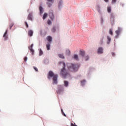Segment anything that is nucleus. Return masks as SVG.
<instances>
[{"label":"nucleus","instance_id":"f257e3e1","mask_svg":"<svg viewBox=\"0 0 126 126\" xmlns=\"http://www.w3.org/2000/svg\"><path fill=\"white\" fill-rule=\"evenodd\" d=\"M68 69L70 70V71H76L79 67V65L77 64H72L71 63H67Z\"/></svg>","mask_w":126,"mask_h":126},{"label":"nucleus","instance_id":"f03ea898","mask_svg":"<svg viewBox=\"0 0 126 126\" xmlns=\"http://www.w3.org/2000/svg\"><path fill=\"white\" fill-rule=\"evenodd\" d=\"M48 79H51V77H53V82L55 84H57L58 83L57 80H58V75L54 74V72L52 71H49L48 72Z\"/></svg>","mask_w":126,"mask_h":126},{"label":"nucleus","instance_id":"7ed1b4c3","mask_svg":"<svg viewBox=\"0 0 126 126\" xmlns=\"http://www.w3.org/2000/svg\"><path fill=\"white\" fill-rule=\"evenodd\" d=\"M60 64L63 65V68L61 69V74L63 76L64 78L67 76L69 74L68 72H66L65 70V63L64 62H60Z\"/></svg>","mask_w":126,"mask_h":126},{"label":"nucleus","instance_id":"20e7f679","mask_svg":"<svg viewBox=\"0 0 126 126\" xmlns=\"http://www.w3.org/2000/svg\"><path fill=\"white\" fill-rule=\"evenodd\" d=\"M54 0H47V2L46 3L47 6L48 7H51L52 5L54 3Z\"/></svg>","mask_w":126,"mask_h":126},{"label":"nucleus","instance_id":"39448f33","mask_svg":"<svg viewBox=\"0 0 126 126\" xmlns=\"http://www.w3.org/2000/svg\"><path fill=\"white\" fill-rule=\"evenodd\" d=\"M122 32V29L120 28H118V30L115 31V33H116V35L115 36L116 38H118L119 37V35H120V33Z\"/></svg>","mask_w":126,"mask_h":126},{"label":"nucleus","instance_id":"423d86ee","mask_svg":"<svg viewBox=\"0 0 126 126\" xmlns=\"http://www.w3.org/2000/svg\"><path fill=\"white\" fill-rule=\"evenodd\" d=\"M63 88L62 87L60 86L59 88L58 91H57V93L58 94H61V92H63Z\"/></svg>","mask_w":126,"mask_h":126},{"label":"nucleus","instance_id":"0eeeda50","mask_svg":"<svg viewBox=\"0 0 126 126\" xmlns=\"http://www.w3.org/2000/svg\"><path fill=\"white\" fill-rule=\"evenodd\" d=\"M8 30H6L5 32H4L3 37L4 39V40H7L8 37L7 36V32H8Z\"/></svg>","mask_w":126,"mask_h":126},{"label":"nucleus","instance_id":"6e6552de","mask_svg":"<svg viewBox=\"0 0 126 126\" xmlns=\"http://www.w3.org/2000/svg\"><path fill=\"white\" fill-rule=\"evenodd\" d=\"M33 44H31V46L29 47V50H30V52L32 53V54L34 55V50H33Z\"/></svg>","mask_w":126,"mask_h":126},{"label":"nucleus","instance_id":"1a4fd4ad","mask_svg":"<svg viewBox=\"0 0 126 126\" xmlns=\"http://www.w3.org/2000/svg\"><path fill=\"white\" fill-rule=\"evenodd\" d=\"M28 34V35L30 36V37H32L33 36V31L31 30H29Z\"/></svg>","mask_w":126,"mask_h":126},{"label":"nucleus","instance_id":"9d476101","mask_svg":"<svg viewBox=\"0 0 126 126\" xmlns=\"http://www.w3.org/2000/svg\"><path fill=\"white\" fill-rule=\"evenodd\" d=\"M97 54H103V48L102 47L98 48Z\"/></svg>","mask_w":126,"mask_h":126},{"label":"nucleus","instance_id":"9b49d317","mask_svg":"<svg viewBox=\"0 0 126 126\" xmlns=\"http://www.w3.org/2000/svg\"><path fill=\"white\" fill-rule=\"evenodd\" d=\"M49 16L52 20H54V14L52 12L49 13Z\"/></svg>","mask_w":126,"mask_h":126},{"label":"nucleus","instance_id":"f8f14e48","mask_svg":"<svg viewBox=\"0 0 126 126\" xmlns=\"http://www.w3.org/2000/svg\"><path fill=\"white\" fill-rule=\"evenodd\" d=\"M28 19L29 20H31V21H32V13H30L28 15Z\"/></svg>","mask_w":126,"mask_h":126},{"label":"nucleus","instance_id":"ddd939ff","mask_svg":"<svg viewBox=\"0 0 126 126\" xmlns=\"http://www.w3.org/2000/svg\"><path fill=\"white\" fill-rule=\"evenodd\" d=\"M39 11L40 14H42L44 12V9H43V7L41 6H39Z\"/></svg>","mask_w":126,"mask_h":126},{"label":"nucleus","instance_id":"4468645a","mask_svg":"<svg viewBox=\"0 0 126 126\" xmlns=\"http://www.w3.org/2000/svg\"><path fill=\"white\" fill-rule=\"evenodd\" d=\"M47 17L48 14H47V13H44L42 17L43 20H45V19H46Z\"/></svg>","mask_w":126,"mask_h":126},{"label":"nucleus","instance_id":"2eb2a0df","mask_svg":"<svg viewBox=\"0 0 126 126\" xmlns=\"http://www.w3.org/2000/svg\"><path fill=\"white\" fill-rule=\"evenodd\" d=\"M46 39L47 40V41H48V42H52V38L51 36H47V38H46Z\"/></svg>","mask_w":126,"mask_h":126},{"label":"nucleus","instance_id":"dca6fc26","mask_svg":"<svg viewBox=\"0 0 126 126\" xmlns=\"http://www.w3.org/2000/svg\"><path fill=\"white\" fill-rule=\"evenodd\" d=\"M58 56L59 58H60L61 59H64V56L63 54H58Z\"/></svg>","mask_w":126,"mask_h":126},{"label":"nucleus","instance_id":"f3484780","mask_svg":"<svg viewBox=\"0 0 126 126\" xmlns=\"http://www.w3.org/2000/svg\"><path fill=\"white\" fill-rule=\"evenodd\" d=\"M64 86L65 87H67V86H68V82L67 81H64Z\"/></svg>","mask_w":126,"mask_h":126},{"label":"nucleus","instance_id":"a211bd4d","mask_svg":"<svg viewBox=\"0 0 126 126\" xmlns=\"http://www.w3.org/2000/svg\"><path fill=\"white\" fill-rule=\"evenodd\" d=\"M73 58L76 61H78V56L76 54L74 55Z\"/></svg>","mask_w":126,"mask_h":126},{"label":"nucleus","instance_id":"6ab92c4d","mask_svg":"<svg viewBox=\"0 0 126 126\" xmlns=\"http://www.w3.org/2000/svg\"><path fill=\"white\" fill-rule=\"evenodd\" d=\"M85 82H86V81L85 80H83L81 81V85L82 86H83L85 84Z\"/></svg>","mask_w":126,"mask_h":126},{"label":"nucleus","instance_id":"aec40b11","mask_svg":"<svg viewBox=\"0 0 126 126\" xmlns=\"http://www.w3.org/2000/svg\"><path fill=\"white\" fill-rule=\"evenodd\" d=\"M107 39L108 40L107 44H110V42H111V37H110V36H107Z\"/></svg>","mask_w":126,"mask_h":126},{"label":"nucleus","instance_id":"412c9836","mask_svg":"<svg viewBox=\"0 0 126 126\" xmlns=\"http://www.w3.org/2000/svg\"><path fill=\"white\" fill-rule=\"evenodd\" d=\"M107 11L108 12H109V13H110L111 11H112V8L110 6L107 7Z\"/></svg>","mask_w":126,"mask_h":126},{"label":"nucleus","instance_id":"4be33fe9","mask_svg":"<svg viewBox=\"0 0 126 126\" xmlns=\"http://www.w3.org/2000/svg\"><path fill=\"white\" fill-rule=\"evenodd\" d=\"M80 56H82V57H84V55H85V52L80 51Z\"/></svg>","mask_w":126,"mask_h":126},{"label":"nucleus","instance_id":"5701e85b","mask_svg":"<svg viewBox=\"0 0 126 126\" xmlns=\"http://www.w3.org/2000/svg\"><path fill=\"white\" fill-rule=\"evenodd\" d=\"M50 47H51V45H50V44H46V48H47V50L48 51H49V50H50Z\"/></svg>","mask_w":126,"mask_h":126},{"label":"nucleus","instance_id":"b1692460","mask_svg":"<svg viewBox=\"0 0 126 126\" xmlns=\"http://www.w3.org/2000/svg\"><path fill=\"white\" fill-rule=\"evenodd\" d=\"M43 55V51L41 49H39V56H42Z\"/></svg>","mask_w":126,"mask_h":126},{"label":"nucleus","instance_id":"393cba45","mask_svg":"<svg viewBox=\"0 0 126 126\" xmlns=\"http://www.w3.org/2000/svg\"><path fill=\"white\" fill-rule=\"evenodd\" d=\"M66 54L67 55H70V51L68 49L66 50Z\"/></svg>","mask_w":126,"mask_h":126},{"label":"nucleus","instance_id":"a878e982","mask_svg":"<svg viewBox=\"0 0 126 126\" xmlns=\"http://www.w3.org/2000/svg\"><path fill=\"white\" fill-rule=\"evenodd\" d=\"M13 25H14V24H13V23H11L9 25L10 29H11V28H12V27H13Z\"/></svg>","mask_w":126,"mask_h":126},{"label":"nucleus","instance_id":"bb28decb","mask_svg":"<svg viewBox=\"0 0 126 126\" xmlns=\"http://www.w3.org/2000/svg\"><path fill=\"white\" fill-rule=\"evenodd\" d=\"M47 24H48V25H51V24H52V21H51V20H48L47 21Z\"/></svg>","mask_w":126,"mask_h":126},{"label":"nucleus","instance_id":"cd10ccee","mask_svg":"<svg viewBox=\"0 0 126 126\" xmlns=\"http://www.w3.org/2000/svg\"><path fill=\"white\" fill-rule=\"evenodd\" d=\"M114 14H111L110 15V19H114Z\"/></svg>","mask_w":126,"mask_h":126},{"label":"nucleus","instance_id":"c85d7f7f","mask_svg":"<svg viewBox=\"0 0 126 126\" xmlns=\"http://www.w3.org/2000/svg\"><path fill=\"white\" fill-rule=\"evenodd\" d=\"M109 34L110 35H113V31H112V29L109 30Z\"/></svg>","mask_w":126,"mask_h":126},{"label":"nucleus","instance_id":"c756f323","mask_svg":"<svg viewBox=\"0 0 126 126\" xmlns=\"http://www.w3.org/2000/svg\"><path fill=\"white\" fill-rule=\"evenodd\" d=\"M86 59V61H88V60L89 59V56H87L85 57Z\"/></svg>","mask_w":126,"mask_h":126},{"label":"nucleus","instance_id":"7c9ffc66","mask_svg":"<svg viewBox=\"0 0 126 126\" xmlns=\"http://www.w3.org/2000/svg\"><path fill=\"white\" fill-rule=\"evenodd\" d=\"M33 69L34 70H35V71H38V68H37V67L33 66Z\"/></svg>","mask_w":126,"mask_h":126},{"label":"nucleus","instance_id":"2f4dec72","mask_svg":"<svg viewBox=\"0 0 126 126\" xmlns=\"http://www.w3.org/2000/svg\"><path fill=\"white\" fill-rule=\"evenodd\" d=\"M25 24H26L27 28H28V27H29V26H28V23H27V22H25Z\"/></svg>","mask_w":126,"mask_h":126},{"label":"nucleus","instance_id":"473e14b6","mask_svg":"<svg viewBox=\"0 0 126 126\" xmlns=\"http://www.w3.org/2000/svg\"><path fill=\"white\" fill-rule=\"evenodd\" d=\"M52 31V32H56V28H53Z\"/></svg>","mask_w":126,"mask_h":126},{"label":"nucleus","instance_id":"72a5a7b5","mask_svg":"<svg viewBox=\"0 0 126 126\" xmlns=\"http://www.w3.org/2000/svg\"><path fill=\"white\" fill-rule=\"evenodd\" d=\"M112 3H115L117 2V0H112Z\"/></svg>","mask_w":126,"mask_h":126},{"label":"nucleus","instance_id":"f704fd0d","mask_svg":"<svg viewBox=\"0 0 126 126\" xmlns=\"http://www.w3.org/2000/svg\"><path fill=\"white\" fill-rule=\"evenodd\" d=\"M24 61H25V62H27V57H25V58H24Z\"/></svg>","mask_w":126,"mask_h":126},{"label":"nucleus","instance_id":"c9c22d12","mask_svg":"<svg viewBox=\"0 0 126 126\" xmlns=\"http://www.w3.org/2000/svg\"><path fill=\"white\" fill-rule=\"evenodd\" d=\"M62 114H63V116L64 117H66V115H65V114H64V112H63V113H62Z\"/></svg>","mask_w":126,"mask_h":126},{"label":"nucleus","instance_id":"e433bc0d","mask_svg":"<svg viewBox=\"0 0 126 126\" xmlns=\"http://www.w3.org/2000/svg\"><path fill=\"white\" fill-rule=\"evenodd\" d=\"M104 1H105V2H109V0H104Z\"/></svg>","mask_w":126,"mask_h":126},{"label":"nucleus","instance_id":"4c0bfd02","mask_svg":"<svg viewBox=\"0 0 126 126\" xmlns=\"http://www.w3.org/2000/svg\"><path fill=\"white\" fill-rule=\"evenodd\" d=\"M112 55L113 57H115V53H112Z\"/></svg>","mask_w":126,"mask_h":126},{"label":"nucleus","instance_id":"58836bf2","mask_svg":"<svg viewBox=\"0 0 126 126\" xmlns=\"http://www.w3.org/2000/svg\"><path fill=\"white\" fill-rule=\"evenodd\" d=\"M61 112H62V114H63V113H64L63 110V109H61Z\"/></svg>","mask_w":126,"mask_h":126},{"label":"nucleus","instance_id":"ea45409f","mask_svg":"<svg viewBox=\"0 0 126 126\" xmlns=\"http://www.w3.org/2000/svg\"><path fill=\"white\" fill-rule=\"evenodd\" d=\"M121 5H122V6H124V4H121Z\"/></svg>","mask_w":126,"mask_h":126}]
</instances>
